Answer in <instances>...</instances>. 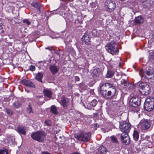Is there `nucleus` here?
I'll use <instances>...</instances> for the list:
<instances>
[{
  "label": "nucleus",
  "instance_id": "nucleus-27",
  "mask_svg": "<svg viewBox=\"0 0 154 154\" xmlns=\"http://www.w3.org/2000/svg\"><path fill=\"white\" fill-rule=\"evenodd\" d=\"M50 112H51L55 114H57L58 113L56 107L54 106H51Z\"/></svg>",
  "mask_w": 154,
  "mask_h": 154
},
{
  "label": "nucleus",
  "instance_id": "nucleus-44",
  "mask_svg": "<svg viewBox=\"0 0 154 154\" xmlns=\"http://www.w3.org/2000/svg\"><path fill=\"white\" fill-rule=\"evenodd\" d=\"M71 154H80L78 152H75L71 153Z\"/></svg>",
  "mask_w": 154,
  "mask_h": 154
},
{
  "label": "nucleus",
  "instance_id": "nucleus-22",
  "mask_svg": "<svg viewBox=\"0 0 154 154\" xmlns=\"http://www.w3.org/2000/svg\"><path fill=\"white\" fill-rule=\"evenodd\" d=\"M43 76V74L42 73L38 72L36 75L35 79L39 82H42V79Z\"/></svg>",
  "mask_w": 154,
  "mask_h": 154
},
{
  "label": "nucleus",
  "instance_id": "nucleus-14",
  "mask_svg": "<svg viewBox=\"0 0 154 154\" xmlns=\"http://www.w3.org/2000/svg\"><path fill=\"white\" fill-rule=\"evenodd\" d=\"M21 82L22 84L32 88L35 87V86L34 84L30 80L24 79L22 80Z\"/></svg>",
  "mask_w": 154,
  "mask_h": 154
},
{
  "label": "nucleus",
  "instance_id": "nucleus-12",
  "mask_svg": "<svg viewBox=\"0 0 154 154\" xmlns=\"http://www.w3.org/2000/svg\"><path fill=\"white\" fill-rule=\"evenodd\" d=\"M121 140L123 143L125 145L129 144L130 141L128 133H122L121 136Z\"/></svg>",
  "mask_w": 154,
  "mask_h": 154
},
{
  "label": "nucleus",
  "instance_id": "nucleus-39",
  "mask_svg": "<svg viewBox=\"0 0 154 154\" xmlns=\"http://www.w3.org/2000/svg\"><path fill=\"white\" fill-rule=\"evenodd\" d=\"M23 22L26 23L28 25H29L31 23L27 19H25L23 20Z\"/></svg>",
  "mask_w": 154,
  "mask_h": 154
},
{
  "label": "nucleus",
  "instance_id": "nucleus-37",
  "mask_svg": "<svg viewBox=\"0 0 154 154\" xmlns=\"http://www.w3.org/2000/svg\"><path fill=\"white\" fill-rule=\"evenodd\" d=\"M6 112L7 114L10 116H11L13 114V112L9 109H6Z\"/></svg>",
  "mask_w": 154,
  "mask_h": 154
},
{
  "label": "nucleus",
  "instance_id": "nucleus-30",
  "mask_svg": "<svg viewBox=\"0 0 154 154\" xmlns=\"http://www.w3.org/2000/svg\"><path fill=\"white\" fill-rule=\"evenodd\" d=\"M0 154H8V151L5 148L1 149H0Z\"/></svg>",
  "mask_w": 154,
  "mask_h": 154
},
{
  "label": "nucleus",
  "instance_id": "nucleus-19",
  "mask_svg": "<svg viewBox=\"0 0 154 154\" xmlns=\"http://www.w3.org/2000/svg\"><path fill=\"white\" fill-rule=\"evenodd\" d=\"M144 21V19L140 16L136 17L134 19L135 23L136 24L138 25L143 23Z\"/></svg>",
  "mask_w": 154,
  "mask_h": 154
},
{
  "label": "nucleus",
  "instance_id": "nucleus-34",
  "mask_svg": "<svg viewBox=\"0 0 154 154\" xmlns=\"http://www.w3.org/2000/svg\"><path fill=\"white\" fill-rule=\"evenodd\" d=\"M111 140L113 143H118L117 140L115 137L113 136H112L111 137Z\"/></svg>",
  "mask_w": 154,
  "mask_h": 154
},
{
  "label": "nucleus",
  "instance_id": "nucleus-38",
  "mask_svg": "<svg viewBox=\"0 0 154 154\" xmlns=\"http://www.w3.org/2000/svg\"><path fill=\"white\" fill-rule=\"evenodd\" d=\"M35 68L34 66L33 65H31L29 67V69L32 71H33L35 70Z\"/></svg>",
  "mask_w": 154,
  "mask_h": 154
},
{
  "label": "nucleus",
  "instance_id": "nucleus-23",
  "mask_svg": "<svg viewBox=\"0 0 154 154\" xmlns=\"http://www.w3.org/2000/svg\"><path fill=\"white\" fill-rule=\"evenodd\" d=\"M100 71L99 68L94 69L92 73L93 76L95 77H98L100 73Z\"/></svg>",
  "mask_w": 154,
  "mask_h": 154
},
{
  "label": "nucleus",
  "instance_id": "nucleus-45",
  "mask_svg": "<svg viewBox=\"0 0 154 154\" xmlns=\"http://www.w3.org/2000/svg\"><path fill=\"white\" fill-rule=\"evenodd\" d=\"M128 2H130V3H131V4L132 5H134V4H133V3H132L131 2V1H130V0H129Z\"/></svg>",
  "mask_w": 154,
  "mask_h": 154
},
{
  "label": "nucleus",
  "instance_id": "nucleus-6",
  "mask_svg": "<svg viewBox=\"0 0 154 154\" xmlns=\"http://www.w3.org/2000/svg\"><path fill=\"white\" fill-rule=\"evenodd\" d=\"M139 90L142 94L144 95H148L151 91L149 85L145 83H141L139 84Z\"/></svg>",
  "mask_w": 154,
  "mask_h": 154
},
{
  "label": "nucleus",
  "instance_id": "nucleus-11",
  "mask_svg": "<svg viewBox=\"0 0 154 154\" xmlns=\"http://www.w3.org/2000/svg\"><path fill=\"white\" fill-rule=\"evenodd\" d=\"M60 103L64 109H66L69 105L70 100L65 96L63 95L61 97Z\"/></svg>",
  "mask_w": 154,
  "mask_h": 154
},
{
  "label": "nucleus",
  "instance_id": "nucleus-15",
  "mask_svg": "<svg viewBox=\"0 0 154 154\" xmlns=\"http://www.w3.org/2000/svg\"><path fill=\"white\" fill-rule=\"evenodd\" d=\"M143 5L145 8H149L153 4V0H142Z\"/></svg>",
  "mask_w": 154,
  "mask_h": 154
},
{
  "label": "nucleus",
  "instance_id": "nucleus-9",
  "mask_svg": "<svg viewBox=\"0 0 154 154\" xmlns=\"http://www.w3.org/2000/svg\"><path fill=\"white\" fill-rule=\"evenodd\" d=\"M91 135L90 133H83L77 135L75 137L79 140L87 142L89 140Z\"/></svg>",
  "mask_w": 154,
  "mask_h": 154
},
{
  "label": "nucleus",
  "instance_id": "nucleus-16",
  "mask_svg": "<svg viewBox=\"0 0 154 154\" xmlns=\"http://www.w3.org/2000/svg\"><path fill=\"white\" fill-rule=\"evenodd\" d=\"M81 40L87 45H89L91 44L90 38L87 34L84 35L82 38Z\"/></svg>",
  "mask_w": 154,
  "mask_h": 154
},
{
  "label": "nucleus",
  "instance_id": "nucleus-25",
  "mask_svg": "<svg viewBox=\"0 0 154 154\" xmlns=\"http://www.w3.org/2000/svg\"><path fill=\"white\" fill-rule=\"evenodd\" d=\"M133 136V138L135 141L138 140L139 137V134L137 131H134Z\"/></svg>",
  "mask_w": 154,
  "mask_h": 154
},
{
  "label": "nucleus",
  "instance_id": "nucleus-26",
  "mask_svg": "<svg viewBox=\"0 0 154 154\" xmlns=\"http://www.w3.org/2000/svg\"><path fill=\"white\" fill-rule=\"evenodd\" d=\"M121 84L123 85L125 88H129V84L127 82V81L124 79H122L121 81Z\"/></svg>",
  "mask_w": 154,
  "mask_h": 154
},
{
  "label": "nucleus",
  "instance_id": "nucleus-48",
  "mask_svg": "<svg viewBox=\"0 0 154 154\" xmlns=\"http://www.w3.org/2000/svg\"><path fill=\"white\" fill-rule=\"evenodd\" d=\"M39 97H42V96H40Z\"/></svg>",
  "mask_w": 154,
  "mask_h": 154
},
{
  "label": "nucleus",
  "instance_id": "nucleus-35",
  "mask_svg": "<svg viewBox=\"0 0 154 154\" xmlns=\"http://www.w3.org/2000/svg\"><path fill=\"white\" fill-rule=\"evenodd\" d=\"M45 123L48 126H50L51 124V121L49 120H46L45 122Z\"/></svg>",
  "mask_w": 154,
  "mask_h": 154
},
{
  "label": "nucleus",
  "instance_id": "nucleus-13",
  "mask_svg": "<svg viewBox=\"0 0 154 154\" xmlns=\"http://www.w3.org/2000/svg\"><path fill=\"white\" fill-rule=\"evenodd\" d=\"M139 125L141 127L143 130H147L149 129L150 126L149 122L147 120H142L141 121Z\"/></svg>",
  "mask_w": 154,
  "mask_h": 154
},
{
  "label": "nucleus",
  "instance_id": "nucleus-2",
  "mask_svg": "<svg viewBox=\"0 0 154 154\" xmlns=\"http://www.w3.org/2000/svg\"><path fill=\"white\" fill-rule=\"evenodd\" d=\"M106 50L112 55L118 54L119 51L117 44L113 41L108 43L105 46Z\"/></svg>",
  "mask_w": 154,
  "mask_h": 154
},
{
  "label": "nucleus",
  "instance_id": "nucleus-5",
  "mask_svg": "<svg viewBox=\"0 0 154 154\" xmlns=\"http://www.w3.org/2000/svg\"><path fill=\"white\" fill-rule=\"evenodd\" d=\"M139 74L141 77H144L148 80L152 79L154 77V72L151 69L144 71L142 69H140L139 71Z\"/></svg>",
  "mask_w": 154,
  "mask_h": 154
},
{
  "label": "nucleus",
  "instance_id": "nucleus-31",
  "mask_svg": "<svg viewBox=\"0 0 154 154\" xmlns=\"http://www.w3.org/2000/svg\"><path fill=\"white\" fill-rule=\"evenodd\" d=\"M149 61L152 62L154 61V52L150 54V58Z\"/></svg>",
  "mask_w": 154,
  "mask_h": 154
},
{
  "label": "nucleus",
  "instance_id": "nucleus-10",
  "mask_svg": "<svg viewBox=\"0 0 154 154\" xmlns=\"http://www.w3.org/2000/svg\"><path fill=\"white\" fill-rule=\"evenodd\" d=\"M141 102L140 98L138 97H133L131 99L129 104L131 106L136 107L140 104Z\"/></svg>",
  "mask_w": 154,
  "mask_h": 154
},
{
  "label": "nucleus",
  "instance_id": "nucleus-36",
  "mask_svg": "<svg viewBox=\"0 0 154 154\" xmlns=\"http://www.w3.org/2000/svg\"><path fill=\"white\" fill-rule=\"evenodd\" d=\"M8 142L9 143H12L13 142V139L10 136L7 137Z\"/></svg>",
  "mask_w": 154,
  "mask_h": 154
},
{
  "label": "nucleus",
  "instance_id": "nucleus-33",
  "mask_svg": "<svg viewBox=\"0 0 154 154\" xmlns=\"http://www.w3.org/2000/svg\"><path fill=\"white\" fill-rule=\"evenodd\" d=\"M26 110L27 112L29 113H33L32 111V109L31 106L30 105V104L28 105V107L27 108Z\"/></svg>",
  "mask_w": 154,
  "mask_h": 154
},
{
  "label": "nucleus",
  "instance_id": "nucleus-29",
  "mask_svg": "<svg viewBox=\"0 0 154 154\" xmlns=\"http://www.w3.org/2000/svg\"><path fill=\"white\" fill-rule=\"evenodd\" d=\"M114 72L110 70H108L106 74V77L107 78H110L112 77L113 75Z\"/></svg>",
  "mask_w": 154,
  "mask_h": 154
},
{
  "label": "nucleus",
  "instance_id": "nucleus-28",
  "mask_svg": "<svg viewBox=\"0 0 154 154\" xmlns=\"http://www.w3.org/2000/svg\"><path fill=\"white\" fill-rule=\"evenodd\" d=\"M44 93L45 96L48 97H51L52 93L50 91L47 90H45L44 91Z\"/></svg>",
  "mask_w": 154,
  "mask_h": 154
},
{
  "label": "nucleus",
  "instance_id": "nucleus-42",
  "mask_svg": "<svg viewBox=\"0 0 154 154\" xmlns=\"http://www.w3.org/2000/svg\"><path fill=\"white\" fill-rule=\"evenodd\" d=\"M52 48V47L51 46H49L48 47L45 48V49H48L49 50H51Z\"/></svg>",
  "mask_w": 154,
  "mask_h": 154
},
{
  "label": "nucleus",
  "instance_id": "nucleus-8",
  "mask_svg": "<svg viewBox=\"0 0 154 154\" xmlns=\"http://www.w3.org/2000/svg\"><path fill=\"white\" fill-rule=\"evenodd\" d=\"M131 125L125 121L120 123L119 129L123 133H128L131 129Z\"/></svg>",
  "mask_w": 154,
  "mask_h": 154
},
{
  "label": "nucleus",
  "instance_id": "nucleus-24",
  "mask_svg": "<svg viewBox=\"0 0 154 154\" xmlns=\"http://www.w3.org/2000/svg\"><path fill=\"white\" fill-rule=\"evenodd\" d=\"M98 151L101 153H105L107 151L106 149L103 146H100L98 148Z\"/></svg>",
  "mask_w": 154,
  "mask_h": 154
},
{
  "label": "nucleus",
  "instance_id": "nucleus-17",
  "mask_svg": "<svg viewBox=\"0 0 154 154\" xmlns=\"http://www.w3.org/2000/svg\"><path fill=\"white\" fill-rule=\"evenodd\" d=\"M50 69L51 73L54 75L58 72L59 68L58 66L54 65H51L50 66Z\"/></svg>",
  "mask_w": 154,
  "mask_h": 154
},
{
  "label": "nucleus",
  "instance_id": "nucleus-46",
  "mask_svg": "<svg viewBox=\"0 0 154 154\" xmlns=\"http://www.w3.org/2000/svg\"><path fill=\"white\" fill-rule=\"evenodd\" d=\"M121 1H125V0H120Z\"/></svg>",
  "mask_w": 154,
  "mask_h": 154
},
{
  "label": "nucleus",
  "instance_id": "nucleus-41",
  "mask_svg": "<svg viewBox=\"0 0 154 154\" xmlns=\"http://www.w3.org/2000/svg\"><path fill=\"white\" fill-rule=\"evenodd\" d=\"M41 154H51L50 153L46 151H44L42 152Z\"/></svg>",
  "mask_w": 154,
  "mask_h": 154
},
{
  "label": "nucleus",
  "instance_id": "nucleus-1",
  "mask_svg": "<svg viewBox=\"0 0 154 154\" xmlns=\"http://www.w3.org/2000/svg\"><path fill=\"white\" fill-rule=\"evenodd\" d=\"M100 91L102 96L107 99L113 98L116 94L115 88L109 83L103 84L100 88Z\"/></svg>",
  "mask_w": 154,
  "mask_h": 154
},
{
  "label": "nucleus",
  "instance_id": "nucleus-3",
  "mask_svg": "<svg viewBox=\"0 0 154 154\" xmlns=\"http://www.w3.org/2000/svg\"><path fill=\"white\" fill-rule=\"evenodd\" d=\"M46 133L42 131H39L31 135V137L34 140L39 142H43L46 139Z\"/></svg>",
  "mask_w": 154,
  "mask_h": 154
},
{
  "label": "nucleus",
  "instance_id": "nucleus-43",
  "mask_svg": "<svg viewBox=\"0 0 154 154\" xmlns=\"http://www.w3.org/2000/svg\"><path fill=\"white\" fill-rule=\"evenodd\" d=\"M3 28V24L0 23V29H2Z\"/></svg>",
  "mask_w": 154,
  "mask_h": 154
},
{
  "label": "nucleus",
  "instance_id": "nucleus-32",
  "mask_svg": "<svg viewBox=\"0 0 154 154\" xmlns=\"http://www.w3.org/2000/svg\"><path fill=\"white\" fill-rule=\"evenodd\" d=\"M13 106L15 108H18L20 106V104L17 102H15L13 104Z\"/></svg>",
  "mask_w": 154,
  "mask_h": 154
},
{
  "label": "nucleus",
  "instance_id": "nucleus-47",
  "mask_svg": "<svg viewBox=\"0 0 154 154\" xmlns=\"http://www.w3.org/2000/svg\"><path fill=\"white\" fill-rule=\"evenodd\" d=\"M97 125L96 124H95L94 125V126H96V125Z\"/></svg>",
  "mask_w": 154,
  "mask_h": 154
},
{
  "label": "nucleus",
  "instance_id": "nucleus-21",
  "mask_svg": "<svg viewBox=\"0 0 154 154\" xmlns=\"http://www.w3.org/2000/svg\"><path fill=\"white\" fill-rule=\"evenodd\" d=\"M32 6L36 8L39 11H40V9H41L42 7V5L38 2H33L31 4Z\"/></svg>",
  "mask_w": 154,
  "mask_h": 154
},
{
  "label": "nucleus",
  "instance_id": "nucleus-18",
  "mask_svg": "<svg viewBox=\"0 0 154 154\" xmlns=\"http://www.w3.org/2000/svg\"><path fill=\"white\" fill-rule=\"evenodd\" d=\"M97 103V101L95 100H94L89 103H88L86 108L88 109H91L92 107H95Z\"/></svg>",
  "mask_w": 154,
  "mask_h": 154
},
{
  "label": "nucleus",
  "instance_id": "nucleus-20",
  "mask_svg": "<svg viewBox=\"0 0 154 154\" xmlns=\"http://www.w3.org/2000/svg\"><path fill=\"white\" fill-rule=\"evenodd\" d=\"M17 129L19 133L24 135L26 134V131L25 127L18 126L17 128Z\"/></svg>",
  "mask_w": 154,
  "mask_h": 154
},
{
  "label": "nucleus",
  "instance_id": "nucleus-7",
  "mask_svg": "<svg viewBox=\"0 0 154 154\" xmlns=\"http://www.w3.org/2000/svg\"><path fill=\"white\" fill-rule=\"evenodd\" d=\"M106 11L111 12L113 11L116 8V4L114 2L111 0H107L104 3Z\"/></svg>",
  "mask_w": 154,
  "mask_h": 154
},
{
  "label": "nucleus",
  "instance_id": "nucleus-40",
  "mask_svg": "<svg viewBox=\"0 0 154 154\" xmlns=\"http://www.w3.org/2000/svg\"><path fill=\"white\" fill-rule=\"evenodd\" d=\"M75 79L76 81H79L80 79L79 77L77 76H75Z\"/></svg>",
  "mask_w": 154,
  "mask_h": 154
},
{
  "label": "nucleus",
  "instance_id": "nucleus-4",
  "mask_svg": "<svg viewBox=\"0 0 154 154\" xmlns=\"http://www.w3.org/2000/svg\"><path fill=\"white\" fill-rule=\"evenodd\" d=\"M154 108V98L149 97L146 98L144 104V109L149 112L151 111Z\"/></svg>",
  "mask_w": 154,
  "mask_h": 154
}]
</instances>
